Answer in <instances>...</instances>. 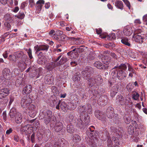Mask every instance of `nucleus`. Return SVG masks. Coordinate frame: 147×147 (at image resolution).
I'll list each match as a JSON object with an SVG mask.
<instances>
[{"mask_svg": "<svg viewBox=\"0 0 147 147\" xmlns=\"http://www.w3.org/2000/svg\"><path fill=\"white\" fill-rule=\"evenodd\" d=\"M42 113L40 116L43 117V119L44 123L46 125L48 124L49 123H53L56 121L55 117L53 115L51 111L41 110Z\"/></svg>", "mask_w": 147, "mask_h": 147, "instance_id": "1", "label": "nucleus"}, {"mask_svg": "<svg viewBox=\"0 0 147 147\" xmlns=\"http://www.w3.org/2000/svg\"><path fill=\"white\" fill-rule=\"evenodd\" d=\"M116 102L119 106L124 107L126 108L128 106L129 108L132 107V103L130 102V99H125L121 95H118L116 97Z\"/></svg>", "mask_w": 147, "mask_h": 147, "instance_id": "2", "label": "nucleus"}, {"mask_svg": "<svg viewBox=\"0 0 147 147\" xmlns=\"http://www.w3.org/2000/svg\"><path fill=\"white\" fill-rule=\"evenodd\" d=\"M115 80H110L109 81V86L112 87L111 91V96L113 97L118 92L119 88V84H115Z\"/></svg>", "mask_w": 147, "mask_h": 147, "instance_id": "3", "label": "nucleus"}, {"mask_svg": "<svg viewBox=\"0 0 147 147\" xmlns=\"http://www.w3.org/2000/svg\"><path fill=\"white\" fill-rule=\"evenodd\" d=\"M93 72V68L91 67L88 66L82 71L81 75L84 79L87 80L90 77L91 74Z\"/></svg>", "mask_w": 147, "mask_h": 147, "instance_id": "4", "label": "nucleus"}, {"mask_svg": "<svg viewBox=\"0 0 147 147\" xmlns=\"http://www.w3.org/2000/svg\"><path fill=\"white\" fill-rule=\"evenodd\" d=\"M31 102V99L28 95L24 96L21 99V105L24 108H27Z\"/></svg>", "mask_w": 147, "mask_h": 147, "instance_id": "5", "label": "nucleus"}, {"mask_svg": "<svg viewBox=\"0 0 147 147\" xmlns=\"http://www.w3.org/2000/svg\"><path fill=\"white\" fill-rule=\"evenodd\" d=\"M95 115L97 118L101 121L103 123L106 121V119L105 114L103 112L99 110H96L95 112Z\"/></svg>", "mask_w": 147, "mask_h": 147, "instance_id": "6", "label": "nucleus"}, {"mask_svg": "<svg viewBox=\"0 0 147 147\" xmlns=\"http://www.w3.org/2000/svg\"><path fill=\"white\" fill-rule=\"evenodd\" d=\"M84 46L83 45L80 46L79 47H77L76 48L73 49L72 51H71L68 52L67 54L68 55H71V56L72 57L76 58V56H74V55H75V53H77V52H82L84 50Z\"/></svg>", "mask_w": 147, "mask_h": 147, "instance_id": "7", "label": "nucleus"}, {"mask_svg": "<svg viewBox=\"0 0 147 147\" xmlns=\"http://www.w3.org/2000/svg\"><path fill=\"white\" fill-rule=\"evenodd\" d=\"M32 130V129L31 126L28 124L25 126H21V131L23 134L27 135L30 134Z\"/></svg>", "mask_w": 147, "mask_h": 147, "instance_id": "8", "label": "nucleus"}, {"mask_svg": "<svg viewBox=\"0 0 147 147\" xmlns=\"http://www.w3.org/2000/svg\"><path fill=\"white\" fill-rule=\"evenodd\" d=\"M107 102V97L104 95L100 96L98 100V105L101 106H104L106 105Z\"/></svg>", "mask_w": 147, "mask_h": 147, "instance_id": "9", "label": "nucleus"}, {"mask_svg": "<svg viewBox=\"0 0 147 147\" xmlns=\"http://www.w3.org/2000/svg\"><path fill=\"white\" fill-rule=\"evenodd\" d=\"M30 111L29 115L30 117H33L36 115V106L32 104H30L27 108Z\"/></svg>", "mask_w": 147, "mask_h": 147, "instance_id": "10", "label": "nucleus"}, {"mask_svg": "<svg viewBox=\"0 0 147 147\" xmlns=\"http://www.w3.org/2000/svg\"><path fill=\"white\" fill-rule=\"evenodd\" d=\"M54 79V78L51 74H48L45 77V82L47 84H51L53 82Z\"/></svg>", "mask_w": 147, "mask_h": 147, "instance_id": "11", "label": "nucleus"}, {"mask_svg": "<svg viewBox=\"0 0 147 147\" xmlns=\"http://www.w3.org/2000/svg\"><path fill=\"white\" fill-rule=\"evenodd\" d=\"M9 93V90L7 88H3L0 90V99L5 98Z\"/></svg>", "mask_w": 147, "mask_h": 147, "instance_id": "12", "label": "nucleus"}, {"mask_svg": "<svg viewBox=\"0 0 147 147\" xmlns=\"http://www.w3.org/2000/svg\"><path fill=\"white\" fill-rule=\"evenodd\" d=\"M10 71L8 68H5L3 71V77L7 80L9 79L11 76V74H10Z\"/></svg>", "mask_w": 147, "mask_h": 147, "instance_id": "13", "label": "nucleus"}, {"mask_svg": "<svg viewBox=\"0 0 147 147\" xmlns=\"http://www.w3.org/2000/svg\"><path fill=\"white\" fill-rule=\"evenodd\" d=\"M106 115L107 117L109 119H112L114 116L113 109L111 107L108 108L107 110Z\"/></svg>", "mask_w": 147, "mask_h": 147, "instance_id": "14", "label": "nucleus"}, {"mask_svg": "<svg viewBox=\"0 0 147 147\" xmlns=\"http://www.w3.org/2000/svg\"><path fill=\"white\" fill-rule=\"evenodd\" d=\"M58 65V63L54 61L48 64L47 65V67L49 70H51Z\"/></svg>", "mask_w": 147, "mask_h": 147, "instance_id": "15", "label": "nucleus"}, {"mask_svg": "<svg viewBox=\"0 0 147 147\" xmlns=\"http://www.w3.org/2000/svg\"><path fill=\"white\" fill-rule=\"evenodd\" d=\"M60 101L57 99H54L51 102V105L52 107H55L56 106V108L57 109H59V104Z\"/></svg>", "mask_w": 147, "mask_h": 147, "instance_id": "16", "label": "nucleus"}, {"mask_svg": "<svg viewBox=\"0 0 147 147\" xmlns=\"http://www.w3.org/2000/svg\"><path fill=\"white\" fill-rule=\"evenodd\" d=\"M63 127L62 123L60 122H56L54 127V129L56 132H58L61 131Z\"/></svg>", "mask_w": 147, "mask_h": 147, "instance_id": "17", "label": "nucleus"}, {"mask_svg": "<svg viewBox=\"0 0 147 147\" xmlns=\"http://www.w3.org/2000/svg\"><path fill=\"white\" fill-rule=\"evenodd\" d=\"M133 37L134 38V40L136 42L140 43L143 42V38L141 34H138L135 36L134 35Z\"/></svg>", "mask_w": 147, "mask_h": 147, "instance_id": "18", "label": "nucleus"}, {"mask_svg": "<svg viewBox=\"0 0 147 147\" xmlns=\"http://www.w3.org/2000/svg\"><path fill=\"white\" fill-rule=\"evenodd\" d=\"M15 121L17 124H20L22 121V115L19 113H17L15 117Z\"/></svg>", "mask_w": 147, "mask_h": 147, "instance_id": "19", "label": "nucleus"}, {"mask_svg": "<svg viewBox=\"0 0 147 147\" xmlns=\"http://www.w3.org/2000/svg\"><path fill=\"white\" fill-rule=\"evenodd\" d=\"M123 32L125 35L127 36H129L132 34L133 30L131 28L129 27H127L123 30Z\"/></svg>", "mask_w": 147, "mask_h": 147, "instance_id": "20", "label": "nucleus"}, {"mask_svg": "<svg viewBox=\"0 0 147 147\" xmlns=\"http://www.w3.org/2000/svg\"><path fill=\"white\" fill-rule=\"evenodd\" d=\"M127 76L126 73L124 71L120 70L119 71L117 77L119 80H121Z\"/></svg>", "mask_w": 147, "mask_h": 147, "instance_id": "21", "label": "nucleus"}, {"mask_svg": "<svg viewBox=\"0 0 147 147\" xmlns=\"http://www.w3.org/2000/svg\"><path fill=\"white\" fill-rule=\"evenodd\" d=\"M32 91V86L30 85H26L23 90V93L26 94H29Z\"/></svg>", "mask_w": 147, "mask_h": 147, "instance_id": "22", "label": "nucleus"}, {"mask_svg": "<svg viewBox=\"0 0 147 147\" xmlns=\"http://www.w3.org/2000/svg\"><path fill=\"white\" fill-rule=\"evenodd\" d=\"M88 84L90 87H91L96 84V78L92 77L88 80Z\"/></svg>", "mask_w": 147, "mask_h": 147, "instance_id": "23", "label": "nucleus"}, {"mask_svg": "<svg viewBox=\"0 0 147 147\" xmlns=\"http://www.w3.org/2000/svg\"><path fill=\"white\" fill-rule=\"evenodd\" d=\"M115 6L116 7L121 10L123 9V5L122 2L121 1L117 0L115 2Z\"/></svg>", "mask_w": 147, "mask_h": 147, "instance_id": "24", "label": "nucleus"}, {"mask_svg": "<svg viewBox=\"0 0 147 147\" xmlns=\"http://www.w3.org/2000/svg\"><path fill=\"white\" fill-rule=\"evenodd\" d=\"M60 107L61 109L65 112L67 111L68 109L69 110L71 109L68 107L65 102H63L61 103Z\"/></svg>", "mask_w": 147, "mask_h": 147, "instance_id": "25", "label": "nucleus"}, {"mask_svg": "<svg viewBox=\"0 0 147 147\" xmlns=\"http://www.w3.org/2000/svg\"><path fill=\"white\" fill-rule=\"evenodd\" d=\"M121 42L124 45L129 47H131V45L128 39L127 38H123L121 39Z\"/></svg>", "mask_w": 147, "mask_h": 147, "instance_id": "26", "label": "nucleus"}, {"mask_svg": "<svg viewBox=\"0 0 147 147\" xmlns=\"http://www.w3.org/2000/svg\"><path fill=\"white\" fill-rule=\"evenodd\" d=\"M119 71L117 68L115 67L112 69L111 74L113 78H115L116 77H117Z\"/></svg>", "mask_w": 147, "mask_h": 147, "instance_id": "27", "label": "nucleus"}, {"mask_svg": "<svg viewBox=\"0 0 147 147\" xmlns=\"http://www.w3.org/2000/svg\"><path fill=\"white\" fill-rule=\"evenodd\" d=\"M38 63L40 64H43L47 62V60L45 57L43 56H42L41 57L38 58L37 61Z\"/></svg>", "mask_w": 147, "mask_h": 147, "instance_id": "28", "label": "nucleus"}, {"mask_svg": "<svg viewBox=\"0 0 147 147\" xmlns=\"http://www.w3.org/2000/svg\"><path fill=\"white\" fill-rule=\"evenodd\" d=\"M67 131L69 133H73L74 131V126L70 123L67 125Z\"/></svg>", "mask_w": 147, "mask_h": 147, "instance_id": "29", "label": "nucleus"}, {"mask_svg": "<svg viewBox=\"0 0 147 147\" xmlns=\"http://www.w3.org/2000/svg\"><path fill=\"white\" fill-rule=\"evenodd\" d=\"M17 113L16 109L15 108H13L10 110L9 115L11 118H13L16 116Z\"/></svg>", "mask_w": 147, "mask_h": 147, "instance_id": "30", "label": "nucleus"}, {"mask_svg": "<svg viewBox=\"0 0 147 147\" xmlns=\"http://www.w3.org/2000/svg\"><path fill=\"white\" fill-rule=\"evenodd\" d=\"M45 3V1L43 0H39L36 2L37 7L39 10H41L42 7L43 5Z\"/></svg>", "mask_w": 147, "mask_h": 147, "instance_id": "31", "label": "nucleus"}, {"mask_svg": "<svg viewBox=\"0 0 147 147\" xmlns=\"http://www.w3.org/2000/svg\"><path fill=\"white\" fill-rule=\"evenodd\" d=\"M96 78V84L97 85H100L103 82V79L99 76L95 77Z\"/></svg>", "mask_w": 147, "mask_h": 147, "instance_id": "32", "label": "nucleus"}, {"mask_svg": "<svg viewBox=\"0 0 147 147\" xmlns=\"http://www.w3.org/2000/svg\"><path fill=\"white\" fill-rule=\"evenodd\" d=\"M78 111L79 112L82 113L86 112L87 111V105L86 106H81L79 107Z\"/></svg>", "mask_w": 147, "mask_h": 147, "instance_id": "33", "label": "nucleus"}, {"mask_svg": "<svg viewBox=\"0 0 147 147\" xmlns=\"http://www.w3.org/2000/svg\"><path fill=\"white\" fill-rule=\"evenodd\" d=\"M13 17L10 16L9 14H6L4 17V19L6 21L11 22L13 21Z\"/></svg>", "mask_w": 147, "mask_h": 147, "instance_id": "34", "label": "nucleus"}, {"mask_svg": "<svg viewBox=\"0 0 147 147\" xmlns=\"http://www.w3.org/2000/svg\"><path fill=\"white\" fill-rule=\"evenodd\" d=\"M119 71H125L127 68V66L125 64H121L118 67H117Z\"/></svg>", "mask_w": 147, "mask_h": 147, "instance_id": "35", "label": "nucleus"}, {"mask_svg": "<svg viewBox=\"0 0 147 147\" xmlns=\"http://www.w3.org/2000/svg\"><path fill=\"white\" fill-rule=\"evenodd\" d=\"M94 66L97 68L99 69H103V65L99 61H96L94 63Z\"/></svg>", "mask_w": 147, "mask_h": 147, "instance_id": "36", "label": "nucleus"}, {"mask_svg": "<svg viewBox=\"0 0 147 147\" xmlns=\"http://www.w3.org/2000/svg\"><path fill=\"white\" fill-rule=\"evenodd\" d=\"M81 140L80 137L77 134H74L73 136V140L76 142H78Z\"/></svg>", "mask_w": 147, "mask_h": 147, "instance_id": "37", "label": "nucleus"}, {"mask_svg": "<svg viewBox=\"0 0 147 147\" xmlns=\"http://www.w3.org/2000/svg\"><path fill=\"white\" fill-rule=\"evenodd\" d=\"M73 41H74L75 44L77 45L83 44L84 42L81 39H80V38H74V39Z\"/></svg>", "mask_w": 147, "mask_h": 147, "instance_id": "38", "label": "nucleus"}, {"mask_svg": "<svg viewBox=\"0 0 147 147\" xmlns=\"http://www.w3.org/2000/svg\"><path fill=\"white\" fill-rule=\"evenodd\" d=\"M61 141V142L60 143L61 147H65L68 144V142L63 138L59 139Z\"/></svg>", "mask_w": 147, "mask_h": 147, "instance_id": "39", "label": "nucleus"}, {"mask_svg": "<svg viewBox=\"0 0 147 147\" xmlns=\"http://www.w3.org/2000/svg\"><path fill=\"white\" fill-rule=\"evenodd\" d=\"M86 58L88 60H94L95 58V54L93 53H90Z\"/></svg>", "mask_w": 147, "mask_h": 147, "instance_id": "40", "label": "nucleus"}, {"mask_svg": "<svg viewBox=\"0 0 147 147\" xmlns=\"http://www.w3.org/2000/svg\"><path fill=\"white\" fill-rule=\"evenodd\" d=\"M80 119L81 120H82L83 123H84L86 125L88 124L89 123V119H87L85 116H81Z\"/></svg>", "mask_w": 147, "mask_h": 147, "instance_id": "41", "label": "nucleus"}, {"mask_svg": "<svg viewBox=\"0 0 147 147\" xmlns=\"http://www.w3.org/2000/svg\"><path fill=\"white\" fill-rule=\"evenodd\" d=\"M83 122L80 119H78L77 121V126L79 128H81L83 126Z\"/></svg>", "mask_w": 147, "mask_h": 147, "instance_id": "42", "label": "nucleus"}, {"mask_svg": "<svg viewBox=\"0 0 147 147\" xmlns=\"http://www.w3.org/2000/svg\"><path fill=\"white\" fill-rule=\"evenodd\" d=\"M8 59L10 61L14 62L16 61V57L15 55L11 54L9 56Z\"/></svg>", "mask_w": 147, "mask_h": 147, "instance_id": "43", "label": "nucleus"}, {"mask_svg": "<svg viewBox=\"0 0 147 147\" xmlns=\"http://www.w3.org/2000/svg\"><path fill=\"white\" fill-rule=\"evenodd\" d=\"M49 46L47 45H40V51H47L49 48Z\"/></svg>", "mask_w": 147, "mask_h": 147, "instance_id": "44", "label": "nucleus"}, {"mask_svg": "<svg viewBox=\"0 0 147 147\" xmlns=\"http://www.w3.org/2000/svg\"><path fill=\"white\" fill-rule=\"evenodd\" d=\"M108 56L107 55L103 56L101 58V60L103 62V63L106 64H107V63L109 61V59H107Z\"/></svg>", "mask_w": 147, "mask_h": 147, "instance_id": "45", "label": "nucleus"}, {"mask_svg": "<svg viewBox=\"0 0 147 147\" xmlns=\"http://www.w3.org/2000/svg\"><path fill=\"white\" fill-rule=\"evenodd\" d=\"M127 65L128 68V70L130 71V72L135 74L136 72L135 70L133 69L132 66L128 63H127Z\"/></svg>", "mask_w": 147, "mask_h": 147, "instance_id": "46", "label": "nucleus"}, {"mask_svg": "<svg viewBox=\"0 0 147 147\" xmlns=\"http://www.w3.org/2000/svg\"><path fill=\"white\" fill-rule=\"evenodd\" d=\"M123 119L124 122L127 124H129L130 122L131 118L129 117H126V114L124 115Z\"/></svg>", "mask_w": 147, "mask_h": 147, "instance_id": "47", "label": "nucleus"}, {"mask_svg": "<svg viewBox=\"0 0 147 147\" xmlns=\"http://www.w3.org/2000/svg\"><path fill=\"white\" fill-rule=\"evenodd\" d=\"M87 112L89 114H91L92 113V110L91 105L90 104H87Z\"/></svg>", "mask_w": 147, "mask_h": 147, "instance_id": "48", "label": "nucleus"}, {"mask_svg": "<svg viewBox=\"0 0 147 147\" xmlns=\"http://www.w3.org/2000/svg\"><path fill=\"white\" fill-rule=\"evenodd\" d=\"M67 61V59L65 57H63L60 59L59 62V65H61Z\"/></svg>", "mask_w": 147, "mask_h": 147, "instance_id": "49", "label": "nucleus"}, {"mask_svg": "<svg viewBox=\"0 0 147 147\" xmlns=\"http://www.w3.org/2000/svg\"><path fill=\"white\" fill-rule=\"evenodd\" d=\"M16 55L17 58H20L22 57L24 55V53L22 51H19L16 53Z\"/></svg>", "mask_w": 147, "mask_h": 147, "instance_id": "50", "label": "nucleus"}, {"mask_svg": "<svg viewBox=\"0 0 147 147\" xmlns=\"http://www.w3.org/2000/svg\"><path fill=\"white\" fill-rule=\"evenodd\" d=\"M18 74V69L16 68L14 69L12 71L11 73V76L14 77L17 76Z\"/></svg>", "mask_w": 147, "mask_h": 147, "instance_id": "51", "label": "nucleus"}, {"mask_svg": "<svg viewBox=\"0 0 147 147\" xmlns=\"http://www.w3.org/2000/svg\"><path fill=\"white\" fill-rule=\"evenodd\" d=\"M104 46L105 47L111 49L112 47H115V45L113 43H109L107 44L104 45Z\"/></svg>", "mask_w": 147, "mask_h": 147, "instance_id": "52", "label": "nucleus"}, {"mask_svg": "<svg viewBox=\"0 0 147 147\" xmlns=\"http://www.w3.org/2000/svg\"><path fill=\"white\" fill-rule=\"evenodd\" d=\"M126 88L128 91H130L133 88V86L131 83H129L127 85Z\"/></svg>", "mask_w": 147, "mask_h": 147, "instance_id": "53", "label": "nucleus"}, {"mask_svg": "<svg viewBox=\"0 0 147 147\" xmlns=\"http://www.w3.org/2000/svg\"><path fill=\"white\" fill-rule=\"evenodd\" d=\"M22 80V78H20L19 79H18L16 80L15 85L16 86L18 87L21 84Z\"/></svg>", "mask_w": 147, "mask_h": 147, "instance_id": "54", "label": "nucleus"}, {"mask_svg": "<svg viewBox=\"0 0 147 147\" xmlns=\"http://www.w3.org/2000/svg\"><path fill=\"white\" fill-rule=\"evenodd\" d=\"M26 51H27V53L28 54L29 57L30 59H31L33 58V57L32 55V51L31 49L30 48H29L28 50L26 49Z\"/></svg>", "mask_w": 147, "mask_h": 147, "instance_id": "55", "label": "nucleus"}, {"mask_svg": "<svg viewBox=\"0 0 147 147\" xmlns=\"http://www.w3.org/2000/svg\"><path fill=\"white\" fill-rule=\"evenodd\" d=\"M61 142V141L60 139H58L57 141L54 144V147H61L60 143Z\"/></svg>", "mask_w": 147, "mask_h": 147, "instance_id": "56", "label": "nucleus"}, {"mask_svg": "<svg viewBox=\"0 0 147 147\" xmlns=\"http://www.w3.org/2000/svg\"><path fill=\"white\" fill-rule=\"evenodd\" d=\"M25 16V15L24 13L20 12L17 17L18 18L22 19Z\"/></svg>", "mask_w": 147, "mask_h": 147, "instance_id": "57", "label": "nucleus"}, {"mask_svg": "<svg viewBox=\"0 0 147 147\" xmlns=\"http://www.w3.org/2000/svg\"><path fill=\"white\" fill-rule=\"evenodd\" d=\"M139 96V95L137 92H135L133 95V98L135 100H136L138 98Z\"/></svg>", "mask_w": 147, "mask_h": 147, "instance_id": "58", "label": "nucleus"}, {"mask_svg": "<svg viewBox=\"0 0 147 147\" xmlns=\"http://www.w3.org/2000/svg\"><path fill=\"white\" fill-rule=\"evenodd\" d=\"M28 2V1L27 0L25 2H22L21 4L20 7V9H24L25 7L27 5V2Z\"/></svg>", "mask_w": 147, "mask_h": 147, "instance_id": "59", "label": "nucleus"}, {"mask_svg": "<svg viewBox=\"0 0 147 147\" xmlns=\"http://www.w3.org/2000/svg\"><path fill=\"white\" fill-rule=\"evenodd\" d=\"M125 4L128 7L129 9H130V5L129 2L127 0H122Z\"/></svg>", "mask_w": 147, "mask_h": 147, "instance_id": "60", "label": "nucleus"}, {"mask_svg": "<svg viewBox=\"0 0 147 147\" xmlns=\"http://www.w3.org/2000/svg\"><path fill=\"white\" fill-rule=\"evenodd\" d=\"M141 30L140 29H137L135 30L134 32V35L135 36L136 35L140 34L141 33Z\"/></svg>", "mask_w": 147, "mask_h": 147, "instance_id": "61", "label": "nucleus"}, {"mask_svg": "<svg viewBox=\"0 0 147 147\" xmlns=\"http://www.w3.org/2000/svg\"><path fill=\"white\" fill-rule=\"evenodd\" d=\"M131 128H130V127L129 126L128 128V130L129 134H132L134 133V128L133 127H131Z\"/></svg>", "mask_w": 147, "mask_h": 147, "instance_id": "62", "label": "nucleus"}, {"mask_svg": "<svg viewBox=\"0 0 147 147\" xmlns=\"http://www.w3.org/2000/svg\"><path fill=\"white\" fill-rule=\"evenodd\" d=\"M2 117L3 120L4 121H5L7 120V114L6 112H3L2 114Z\"/></svg>", "mask_w": 147, "mask_h": 147, "instance_id": "63", "label": "nucleus"}, {"mask_svg": "<svg viewBox=\"0 0 147 147\" xmlns=\"http://www.w3.org/2000/svg\"><path fill=\"white\" fill-rule=\"evenodd\" d=\"M4 25L5 26V27L7 28V29L8 30H9V29L10 28L11 26L10 24L9 23H8V22H5L4 23Z\"/></svg>", "mask_w": 147, "mask_h": 147, "instance_id": "64", "label": "nucleus"}]
</instances>
